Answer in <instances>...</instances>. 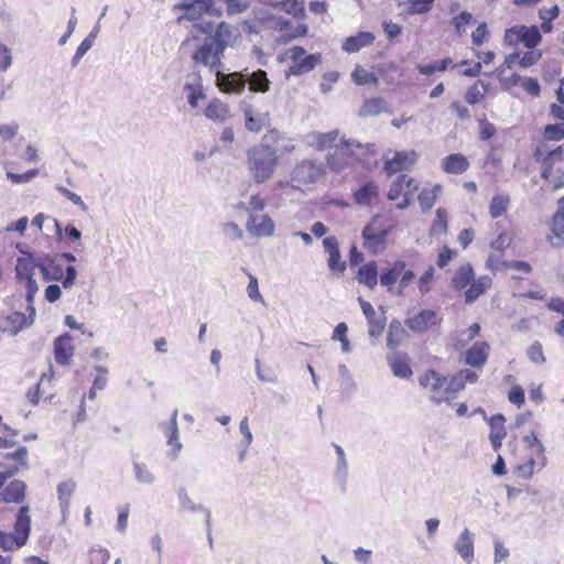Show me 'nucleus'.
<instances>
[{
	"mask_svg": "<svg viewBox=\"0 0 564 564\" xmlns=\"http://www.w3.org/2000/svg\"><path fill=\"white\" fill-rule=\"evenodd\" d=\"M279 131L270 130L263 135L262 141L247 150L246 164L248 172L256 184L268 182L274 174L280 154L278 144H271L272 140L278 143Z\"/></svg>",
	"mask_w": 564,
	"mask_h": 564,
	"instance_id": "obj_1",
	"label": "nucleus"
},
{
	"mask_svg": "<svg viewBox=\"0 0 564 564\" xmlns=\"http://www.w3.org/2000/svg\"><path fill=\"white\" fill-rule=\"evenodd\" d=\"M325 174L324 165L312 160L299 162L291 175L293 187L300 188L302 185L316 183Z\"/></svg>",
	"mask_w": 564,
	"mask_h": 564,
	"instance_id": "obj_2",
	"label": "nucleus"
},
{
	"mask_svg": "<svg viewBox=\"0 0 564 564\" xmlns=\"http://www.w3.org/2000/svg\"><path fill=\"white\" fill-rule=\"evenodd\" d=\"M541 40L542 36L536 25H516L507 29L505 32V43L510 46H516L518 43H523L525 47L534 48L541 42Z\"/></svg>",
	"mask_w": 564,
	"mask_h": 564,
	"instance_id": "obj_3",
	"label": "nucleus"
},
{
	"mask_svg": "<svg viewBox=\"0 0 564 564\" xmlns=\"http://www.w3.org/2000/svg\"><path fill=\"white\" fill-rule=\"evenodd\" d=\"M379 216H375L371 221L362 229L361 236L364 239V247L371 253L382 252L386 248L387 237L390 232L388 228H377L376 221Z\"/></svg>",
	"mask_w": 564,
	"mask_h": 564,
	"instance_id": "obj_4",
	"label": "nucleus"
},
{
	"mask_svg": "<svg viewBox=\"0 0 564 564\" xmlns=\"http://www.w3.org/2000/svg\"><path fill=\"white\" fill-rule=\"evenodd\" d=\"M223 53H218V48L206 37L204 43L193 53L192 58L196 64L207 66L216 74L223 68Z\"/></svg>",
	"mask_w": 564,
	"mask_h": 564,
	"instance_id": "obj_5",
	"label": "nucleus"
},
{
	"mask_svg": "<svg viewBox=\"0 0 564 564\" xmlns=\"http://www.w3.org/2000/svg\"><path fill=\"white\" fill-rule=\"evenodd\" d=\"M240 37L239 30L226 22H220L209 41L218 48V53L225 52L227 47H232Z\"/></svg>",
	"mask_w": 564,
	"mask_h": 564,
	"instance_id": "obj_6",
	"label": "nucleus"
},
{
	"mask_svg": "<svg viewBox=\"0 0 564 564\" xmlns=\"http://www.w3.org/2000/svg\"><path fill=\"white\" fill-rule=\"evenodd\" d=\"M216 84L223 93L241 94L247 84V75L239 72L224 74L221 69L216 73Z\"/></svg>",
	"mask_w": 564,
	"mask_h": 564,
	"instance_id": "obj_7",
	"label": "nucleus"
},
{
	"mask_svg": "<svg viewBox=\"0 0 564 564\" xmlns=\"http://www.w3.org/2000/svg\"><path fill=\"white\" fill-rule=\"evenodd\" d=\"M240 109L245 116V126L248 131L259 133L269 124L268 112L254 110L252 105L247 101L240 104Z\"/></svg>",
	"mask_w": 564,
	"mask_h": 564,
	"instance_id": "obj_8",
	"label": "nucleus"
},
{
	"mask_svg": "<svg viewBox=\"0 0 564 564\" xmlns=\"http://www.w3.org/2000/svg\"><path fill=\"white\" fill-rule=\"evenodd\" d=\"M177 496V502H178V510L182 512L189 511V512H199L204 514L205 518V524L210 531V519H212V511L206 508L204 505L195 502L188 491L185 487H180L176 491Z\"/></svg>",
	"mask_w": 564,
	"mask_h": 564,
	"instance_id": "obj_9",
	"label": "nucleus"
},
{
	"mask_svg": "<svg viewBox=\"0 0 564 564\" xmlns=\"http://www.w3.org/2000/svg\"><path fill=\"white\" fill-rule=\"evenodd\" d=\"M248 232L258 238L271 237L274 232V223L267 215H250L246 224Z\"/></svg>",
	"mask_w": 564,
	"mask_h": 564,
	"instance_id": "obj_10",
	"label": "nucleus"
},
{
	"mask_svg": "<svg viewBox=\"0 0 564 564\" xmlns=\"http://www.w3.org/2000/svg\"><path fill=\"white\" fill-rule=\"evenodd\" d=\"M177 415L178 410L175 409L169 422L160 423V429L167 438V445L171 448V455L173 458H176L183 448V445L178 440Z\"/></svg>",
	"mask_w": 564,
	"mask_h": 564,
	"instance_id": "obj_11",
	"label": "nucleus"
},
{
	"mask_svg": "<svg viewBox=\"0 0 564 564\" xmlns=\"http://www.w3.org/2000/svg\"><path fill=\"white\" fill-rule=\"evenodd\" d=\"M453 547L464 562L471 563L475 557V533L465 528L455 540Z\"/></svg>",
	"mask_w": 564,
	"mask_h": 564,
	"instance_id": "obj_12",
	"label": "nucleus"
},
{
	"mask_svg": "<svg viewBox=\"0 0 564 564\" xmlns=\"http://www.w3.org/2000/svg\"><path fill=\"white\" fill-rule=\"evenodd\" d=\"M30 507L22 506L15 518L13 534L18 538V545H25L31 532Z\"/></svg>",
	"mask_w": 564,
	"mask_h": 564,
	"instance_id": "obj_13",
	"label": "nucleus"
},
{
	"mask_svg": "<svg viewBox=\"0 0 564 564\" xmlns=\"http://www.w3.org/2000/svg\"><path fill=\"white\" fill-rule=\"evenodd\" d=\"M415 160L416 153L414 151H399L391 160L384 163L383 169L388 174H394L411 167L415 163Z\"/></svg>",
	"mask_w": 564,
	"mask_h": 564,
	"instance_id": "obj_14",
	"label": "nucleus"
},
{
	"mask_svg": "<svg viewBox=\"0 0 564 564\" xmlns=\"http://www.w3.org/2000/svg\"><path fill=\"white\" fill-rule=\"evenodd\" d=\"M359 303L369 324V335L378 338L386 327V318L382 315L378 316L369 302L359 299Z\"/></svg>",
	"mask_w": 564,
	"mask_h": 564,
	"instance_id": "obj_15",
	"label": "nucleus"
},
{
	"mask_svg": "<svg viewBox=\"0 0 564 564\" xmlns=\"http://www.w3.org/2000/svg\"><path fill=\"white\" fill-rule=\"evenodd\" d=\"M74 354L73 338L68 333H65L54 340V357L57 364H69L70 357Z\"/></svg>",
	"mask_w": 564,
	"mask_h": 564,
	"instance_id": "obj_16",
	"label": "nucleus"
},
{
	"mask_svg": "<svg viewBox=\"0 0 564 564\" xmlns=\"http://www.w3.org/2000/svg\"><path fill=\"white\" fill-rule=\"evenodd\" d=\"M404 323L412 332L422 333L436 324V313L433 310H422Z\"/></svg>",
	"mask_w": 564,
	"mask_h": 564,
	"instance_id": "obj_17",
	"label": "nucleus"
},
{
	"mask_svg": "<svg viewBox=\"0 0 564 564\" xmlns=\"http://www.w3.org/2000/svg\"><path fill=\"white\" fill-rule=\"evenodd\" d=\"M77 484L74 479L69 478L57 485L56 492L59 502L61 512L65 520L69 513L70 497L75 492Z\"/></svg>",
	"mask_w": 564,
	"mask_h": 564,
	"instance_id": "obj_18",
	"label": "nucleus"
},
{
	"mask_svg": "<svg viewBox=\"0 0 564 564\" xmlns=\"http://www.w3.org/2000/svg\"><path fill=\"white\" fill-rule=\"evenodd\" d=\"M337 455L334 470V479L339 485L341 491L346 490L348 480V463L344 448L338 444H333Z\"/></svg>",
	"mask_w": 564,
	"mask_h": 564,
	"instance_id": "obj_19",
	"label": "nucleus"
},
{
	"mask_svg": "<svg viewBox=\"0 0 564 564\" xmlns=\"http://www.w3.org/2000/svg\"><path fill=\"white\" fill-rule=\"evenodd\" d=\"M176 8L185 11L183 19L188 21L198 20L205 12H208L210 9L208 0H185Z\"/></svg>",
	"mask_w": 564,
	"mask_h": 564,
	"instance_id": "obj_20",
	"label": "nucleus"
},
{
	"mask_svg": "<svg viewBox=\"0 0 564 564\" xmlns=\"http://www.w3.org/2000/svg\"><path fill=\"white\" fill-rule=\"evenodd\" d=\"M489 345L486 341L475 343L466 351V364L471 367H481L488 359Z\"/></svg>",
	"mask_w": 564,
	"mask_h": 564,
	"instance_id": "obj_21",
	"label": "nucleus"
},
{
	"mask_svg": "<svg viewBox=\"0 0 564 564\" xmlns=\"http://www.w3.org/2000/svg\"><path fill=\"white\" fill-rule=\"evenodd\" d=\"M132 471L135 481L142 486H152L156 481V476L151 467L137 458L132 459Z\"/></svg>",
	"mask_w": 564,
	"mask_h": 564,
	"instance_id": "obj_22",
	"label": "nucleus"
},
{
	"mask_svg": "<svg viewBox=\"0 0 564 564\" xmlns=\"http://www.w3.org/2000/svg\"><path fill=\"white\" fill-rule=\"evenodd\" d=\"M26 485L23 480H12L1 492V497L6 502L20 503L25 497Z\"/></svg>",
	"mask_w": 564,
	"mask_h": 564,
	"instance_id": "obj_23",
	"label": "nucleus"
},
{
	"mask_svg": "<svg viewBox=\"0 0 564 564\" xmlns=\"http://www.w3.org/2000/svg\"><path fill=\"white\" fill-rule=\"evenodd\" d=\"M375 41V35L371 32H359L355 36H349L343 44V50L347 53H356L362 47L369 46Z\"/></svg>",
	"mask_w": 564,
	"mask_h": 564,
	"instance_id": "obj_24",
	"label": "nucleus"
},
{
	"mask_svg": "<svg viewBox=\"0 0 564 564\" xmlns=\"http://www.w3.org/2000/svg\"><path fill=\"white\" fill-rule=\"evenodd\" d=\"M359 283L365 284L369 289H375L378 284V265L375 261H369L361 265L357 273Z\"/></svg>",
	"mask_w": 564,
	"mask_h": 564,
	"instance_id": "obj_25",
	"label": "nucleus"
},
{
	"mask_svg": "<svg viewBox=\"0 0 564 564\" xmlns=\"http://www.w3.org/2000/svg\"><path fill=\"white\" fill-rule=\"evenodd\" d=\"M413 185H417V184H416V182L412 177H410V176H408L405 174L399 175L392 182V184L390 186V189L388 192V199L395 200L401 195L404 197L405 191L406 189H412Z\"/></svg>",
	"mask_w": 564,
	"mask_h": 564,
	"instance_id": "obj_26",
	"label": "nucleus"
},
{
	"mask_svg": "<svg viewBox=\"0 0 564 564\" xmlns=\"http://www.w3.org/2000/svg\"><path fill=\"white\" fill-rule=\"evenodd\" d=\"M40 263L35 261L32 254H26V257L18 258L15 264V274L19 280H25L29 278H33L35 273V269L40 268Z\"/></svg>",
	"mask_w": 564,
	"mask_h": 564,
	"instance_id": "obj_27",
	"label": "nucleus"
},
{
	"mask_svg": "<svg viewBox=\"0 0 564 564\" xmlns=\"http://www.w3.org/2000/svg\"><path fill=\"white\" fill-rule=\"evenodd\" d=\"M564 210H557L552 218V235L547 240L554 247H564Z\"/></svg>",
	"mask_w": 564,
	"mask_h": 564,
	"instance_id": "obj_28",
	"label": "nucleus"
},
{
	"mask_svg": "<svg viewBox=\"0 0 564 564\" xmlns=\"http://www.w3.org/2000/svg\"><path fill=\"white\" fill-rule=\"evenodd\" d=\"M469 166L467 159L460 153L446 156L443 161V169L449 174H462Z\"/></svg>",
	"mask_w": 564,
	"mask_h": 564,
	"instance_id": "obj_29",
	"label": "nucleus"
},
{
	"mask_svg": "<svg viewBox=\"0 0 564 564\" xmlns=\"http://www.w3.org/2000/svg\"><path fill=\"white\" fill-rule=\"evenodd\" d=\"M249 89L254 93H267L270 89V80L268 79L267 72L258 69L251 74L246 73Z\"/></svg>",
	"mask_w": 564,
	"mask_h": 564,
	"instance_id": "obj_30",
	"label": "nucleus"
},
{
	"mask_svg": "<svg viewBox=\"0 0 564 564\" xmlns=\"http://www.w3.org/2000/svg\"><path fill=\"white\" fill-rule=\"evenodd\" d=\"M321 62V54H305L300 62L290 66L288 75H302L311 72Z\"/></svg>",
	"mask_w": 564,
	"mask_h": 564,
	"instance_id": "obj_31",
	"label": "nucleus"
},
{
	"mask_svg": "<svg viewBox=\"0 0 564 564\" xmlns=\"http://www.w3.org/2000/svg\"><path fill=\"white\" fill-rule=\"evenodd\" d=\"M339 138V131L333 130L329 132H315L311 134V144L317 150H326L335 147V142Z\"/></svg>",
	"mask_w": 564,
	"mask_h": 564,
	"instance_id": "obj_32",
	"label": "nucleus"
},
{
	"mask_svg": "<svg viewBox=\"0 0 564 564\" xmlns=\"http://www.w3.org/2000/svg\"><path fill=\"white\" fill-rule=\"evenodd\" d=\"M491 279L487 275L480 276L478 280L470 282L469 288L465 292V301L468 304L474 303L489 286Z\"/></svg>",
	"mask_w": 564,
	"mask_h": 564,
	"instance_id": "obj_33",
	"label": "nucleus"
},
{
	"mask_svg": "<svg viewBox=\"0 0 564 564\" xmlns=\"http://www.w3.org/2000/svg\"><path fill=\"white\" fill-rule=\"evenodd\" d=\"M388 111V104L383 98L375 97L365 100L364 106L359 110V116L369 117L378 116Z\"/></svg>",
	"mask_w": 564,
	"mask_h": 564,
	"instance_id": "obj_34",
	"label": "nucleus"
},
{
	"mask_svg": "<svg viewBox=\"0 0 564 564\" xmlns=\"http://www.w3.org/2000/svg\"><path fill=\"white\" fill-rule=\"evenodd\" d=\"M388 361L395 377L409 379L412 376V370L408 360L399 354L390 356Z\"/></svg>",
	"mask_w": 564,
	"mask_h": 564,
	"instance_id": "obj_35",
	"label": "nucleus"
},
{
	"mask_svg": "<svg viewBox=\"0 0 564 564\" xmlns=\"http://www.w3.org/2000/svg\"><path fill=\"white\" fill-rule=\"evenodd\" d=\"M275 9L285 11L288 14L297 19L305 17L304 0H283L273 4Z\"/></svg>",
	"mask_w": 564,
	"mask_h": 564,
	"instance_id": "obj_36",
	"label": "nucleus"
},
{
	"mask_svg": "<svg viewBox=\"0 0 564 564\" xmlns=\"http://www.w3.org/2000/svg\"><path fill=\"white\" fill-rule=\"evenodd\" d=\"M375 144L361 143L357 140L341 138L337 143V151H345L349 155H354L356 150H365L368 154H373Z\"/></svg>",
	"mask_w": 564,
	"mask_h": 564,
	"instance_id": "obj_37",
	"label": "nucleus"
},
{
	"mask_svg": "<svg viewBox=\"0 0 564 564\" xmlns=\"http://www.w3.org/2000/svg\"><path fill=\"white\" fill-rule=\"evenodd\" d=\"M420 383L423 387H430L433 392H440L443 388L446 390L448 381L434 370H429L421 378Z\"/></svg>",
	"mask_w": 564,
	"mask_h": 564,
	"instance_id": "obj_38",
	"label": "nucleus"
},
{
	"mask_svg": "<svg viewBox=\"0 0 564 564\" xmlns=\"http://www.w3.org/2000/svg\"><path fill=\"white\" fill-rule=\"evenodd\" d=\"M378 194V185L375 182H368L355 193V199L359 205H369Z\"/></svg>",
	"mask_w": 564,
	"mask_h": 564,
	"instance_id": "obj_39",
	"label": "nucleus"
},
{
	"mask_svg": "<svg viewBox=\"0 0 564 564\" xmlns=\"http://www.w3.org/2000/svg\"><path fill=\"white\" fill-rule=\"evenodd\" d=\"M475 273L470 264H466L459 268L453 278V285L457 290H463L474 280Z\"/></svg>",
	"mask_w": 564,
	"mask_h": 564,
	"instance_id": "obj_40",
	"label": "nucleus"
},
{
	"mask_svg": "<svg viewBox=\"0 0 564 564\" xmlns=\"http://www.w3.org/2000/svg\"><path fill=\"white\" fill-rule=\"evenodd\" d=\"M441 192V185H435L431 189H422L421 193L419 194V203L421 208L423 210H430L434 206Z\"/></svg>",
	"mask_w": 564,
	"mask_h": 564,
	"instance_id": "obj_41",
	"label": "nucleus"
},
{
	"mask_svg": "<svg viewBox=\"0 0 564 564\" xmlns=\"http://www.w3.org/2000/svg\"><path fill=\"white\" fill-rule=\"evenodd\" d=\"M488 91V84L477 80L466 93L465 99L469 105L479 104Z\"/></svg>",
	"mask_w": 564,
	"mask_h": 564,
	"instance_id": "obj_42",
	"label": "nucleus"
},
{
	"mask_svg": "<svg viewBox=\"0 0 564 564\" xmlns=\"http://www.w3.org/2000/svg\"><path fill=\"white\" fill-rule=\"evenodd\" d=\"M404 269L405 263L403 261L394 262L391 269L387 270L386 272H382L380 276V283L387 288L392 286L398 281Z\"/></svg>",
	"mask_w": 564,
	"mask_h": 564,
	"instance_id": "obj_43",
	"label": "nucleus"
},
{
	"mask_svg": "<svg viewBox=\"0 0 564 564\" xmlns=\"http://www.w3.org/2000/svg\"><path fill=\"white\" fill-rule=\"evenodd\" d=\"M25 289H26V302H28V310L30 311V315H29V318L30 321L28 322L29 325H31L34 321V316H35V307L33 305L34 303V297L39 291V286H37V283L33 278H29V279H25Z\"/></svg>",
	"mask_w": 564,
	"mask_h": 564,
	"instance_id": "obj_44",
	"label": "nucleus"
},
{
	"mask_svg": "<svg viewBox=\"0 0 564 564\" xmlns=\"http://www.w3.org/2000/svg\"><path fill=\"white\" fill-rule=\"evenodd\" d=\"M510 202L509 196L507 195H496L492 197L489 206L490 216L492 218H498L505 214L507 210V206Z\"/></svg>",
	"mask_w": 564,
	"mask_h": 564,
	"instance_id": "obj_45",
	"label": "nucleus"
},
{
	"mask_svg": "<svg viewBox=\"0 0 564 564\" xmlns=\"http://www.w3.org/2000/svg\"><path fill=\"white\" fill-rule=\"evenodd\" d=\"M345 154H347L345 151H337V144L335 145V152L328 154L327 165L333 172L340 173L348 166L349 162L340 158Z\"/></svg>",
	"mask_w": 564,
	"mask_h": 564,
	"instance_id": "obj_46",
	"label": "nucleus"
},
{
	"mask_svg": "<svg viewBox=\"0 0 564 564\" xmlns=\"http://www.w3.org/2000/svg\"><path fill=\"white\" fill-rule=\"evenodd\" d=\"M352 79L357 85H366L373 84L377 85L379 79L375 73L368 72L366 68L361 66H357L352 74Z\"/></svg>",
	"mask_w": 564,
	"mask_h": 564,
	"instance_id": "obj_47",
	"label": "nucleus"
},
{
	"mask_svg": "<svg viewBox=\"0 0 564 564\" xmlns=\"http://www.w3.org/2000/svg\"><path fill=\"white\" fill-rule=\"evenodd\" d=\"M220 230L225 238L231 241L241 240L243 238L242 229L234 221L221 224Z\"/></svg>",
	"mask_w": 564,
	"mask_h": 564,
	"instance_id": "obj_48",
	"label": "nucleus"
},
{
	"mask_svg": "<svg viewBox=\"0 0 564 564\" xmlns=\"http://www.w3.org/2000/svg\"><path fill=\"white\" fill-rule=\"evenodd\" d=\"M403 332L399 322H391L387 338L389 348L394 349L400 345Z\"/></svg>",
	"mask_w": 564,
	"mask_h": 564,
	"instance_id": "obj_49",
	"label": "nucleus"
},
{
	"mask_svg": "<svg viewBox=\"0 0 564 564\" xmlns=\"http://www.w3.org/2000/svg\"><path fill=\"white\" fill-rule=\"evenodd\" d=\"M527 355L529 360L535 365H543L546 361L543 354L542 344L540 341H534L531 346H529Z\"/></svg>",
	"mask_w": 564,
	"mask_h": 564,
	"instance_id": "obj_50",
	"label": "nucleus"
},
{
	"mask_svg": "<svg viewBox=\"0 0 564 564\" xmlns=\"http://www.w3.org/2000/svg\"><path fill=\"white\" fill-rule=\"evenodd\" d=\"M40 270L43 274V279L45 281H62L63 280V275H64V272H63V269L61 265H53V267H47V265H40Z\"/></svg>",
	"mask_w": 564,
	"mask_h": 564,
	"instance_id": "obj_51",
	"label": "nucleus"
},
{
	"mask_svg": "<svg viewBox=\"0 0 564 564\" xmlns=\"http://www.w3.org/2000/svg\"><path fill=\"white\" fill-rule=\"evenodd\" d=\"M458 380L459 388H465L466 383H475L478 380V375L474 370L463 369L453 378L452 386L456 384Z\"/></svg>",
	"mask_w": 564,
	"mask_h": 564,
	"instance_id": "obj_52",
	"label": "nucleus"
},
{
	"mask_svg": "<svg viewBox=\"0 0 564 564\" xmlns=\"http://www.w3.org/2000/svg\"><path fill=\"white\" fill-rule=\"evenodd\" d=\"M327 265L332 272H337L340 274L345 272L346 262L341 260L340 251L328 254Z\"/></svg>",
	"mask_w": 564,
	"mask_h": 564,
	"instance_id": "obj_53",
	"label": "nucleus"
},
{
	"mask_svg": "<svg viewBox=\"0 0 564 564\" xmlns=\"http://www.w3.org/2000/svg\"><path fill=\"white\" fill-rule=\"evenodd\" d=\"M544 137L545 139L552 141H560L564 139V123H554L545 126Z\"/></svg>",
	"mask_w": 564,
	"mask_h": 564,
	"instance_id": "obj_54",
	"label": "nucleus"
},
{
	"mask_svg": "<svg viewBox=\"0 0 564 564\" xmlns=\"http://www.w3.org/2000/svg\"><path fill=\"white\" fill-rule=\"evenodd\" d=\"M56 191H58L62 195L68 198L74 205L78 206L83 212L86 213L88 210V206L85 204L83 198L76 193L70 192L63 185H56Z\"/></svg>",
	"mask_w": 564,
	"mask_h": 564,
	"instance_id": "obj_55",
	"label": "nucleus"
},
{
	"mask_svg": "<svg viewBox=\"0 0 564 564\" xmlns=\"http://www.w3.org/2000/svg\"><path fill=\"white\" fill-rule=\"evenodd\" d=\"M23 545H18V538L10 532V533H2L0 538V549L3 551H13L17 549L22 547Z\"/></svg>",
	"mask_w": 564,
	"mask_h": 564,
	"instance_id": "obj_56",
	"label": "nucleus"
},
{
	"mask_svg": "<svg viewBox=\"0 0 564 564\" xmlns=\"http://www.w3.org/2000/svg\"><path fill=\"white\" fill-rule=\"evenodd\" d=\"M488 34L489 32L487 24L485 22H481L477 26V29L471 33L473 44L477 46L482 45L487 41Z\"/></svg>",
	"mask_w": 564,
	"mask_h": 564,
	"instance_id": "obj_57",
	"label": "nucleus"
},
{
	"mask_svg": "<svg viewBox=\"0 0 564 564\" xmlns=\"http://www.w3.org/2000/svg\"><path fill=\"white\" fill-rule=\"evenodd\" d=\"M93 45H94V43L90 41V39L85 37L83 40V42L77 47L75 55L73 56V59H72L73 67H75L79 64L80 59L91 48Z\"/></svg>",
	"mask_w": 564,
	"mask_h": 564,
	"instance_id": "obj_58",
	"label": "nucleus"
},
{
	"mask_svg": "<svg viewBox=\"0 0 564 564\" xmlns=\"http://www.w3.org/2000/svg\"><path fill=\"white\" fill-rule=\"evenodd\" d=\"M265 207V202L260 195H252L246 206V212L250 215H256L254 213L263 210Z\"/></svg>",
	"mask_w": 564,
	"mask_h": 564,
	"instance_id": "obj_59",
	"label": "nucleus"
},
{
	"mask_svg": "<svg viewBox=\"0 0 564 564\" xmlns=\"http://www.w3.org/2000/svg\"><path fill=\"white\" fill-rule=\"evenodd\" d=\"M37 172H39L37 170H30L23 174L8 172L7 177L15 184H23V183H28L31 180H33L37 175Z\"/></svg>",
	"mask_w": 564,
	"mask_h": 564,
	"instance_id": "obj_60",
	"label": "nucleus"
},
{
	"mask_svg": "<svg viewBox=\"0 0 564 564\" xmlns=\"http://www.w3.org/2000/svg\"><path fill=\"white\" fill-rule=\"evenodd\" d=\"M494 546H495V552H494V563L495 564H499L508 558L509 551L499 539H496L494 541Z\"/></svg>",
	"mask_w": 564,
	"mask_h": 564,
	"instance_id": "obj_61",
	"label": "nucleus"
},
{
	"mask_svg": "<svg viewBox=\"0 0 564 564\" xmlns=\"http://www.w3.org/2000/svg\"><path fill=\"white\" fill-rule=\"evenodd\" d=\"M542 53L540 51H529L520 58L519 65L522 68L531 67L540 59Z\"/></svg>",
	"mask_w": 564,
	"mask_h": 564,
	"instance_id": "obj_62",
	"label": "nucleus"
},
{
	"mask_svg": "<svg viewBox=\"0 0 564 564\" xmlns=\"http://www.w3.org/2000/svg\"><path fill=\"white\" fill-rule=\"evenodd\" d=\"M473 21L471 13L467 11H463L460 14L453 18L452 23L460 34L463 30V26L466 24H469Z\"/></svg>",
	"mask_w": 564,
	"mask_h": 564,
	"instance_id": "obj_63",
	"label": "nucleus"
},
{
	"mask_svg": "<svg viewBox=\"0 0 564 564\" xmlns=\"http://www.w3.org/2000/svg\"><path fill=\"white\" fill-rule=\"evenodd\" d=\"M509 401L520 408L524 403V391L520 386H514L509 392Z\"/></svg>",
	"mask_w": 564,
	"mask_h": 564,
	"instance_id": "obj_64",
	"label": "nucleus"
}]
</instances>
